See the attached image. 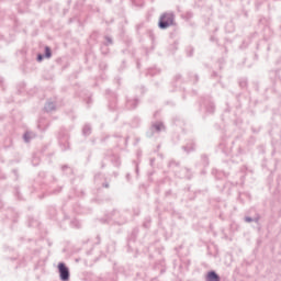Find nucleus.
Masks as SVG:
<instances>
[{"label": "nucleus", "instance_id": "nucleus-30", "mask_svg": "<svg viewBox=\"0 0 281 281\" xmlns=\"http://www.w3.org/2000/svg\"><path fill=\"white\" fill-rule=\"evenodd\" d=\"M186 54L189 58H192L194 56V47L188 46L186 49Z\"/></svg>", "mask_w": 281, "mask_h": 281}, {"label": "nucleus", "instance_id": "nucleus-35", "mask_svg": "<svg viewBox=\"0 0 281 281\" xmlns=\"http://www.w3.org/2000/svg\"><path fill=\"white\" fill-rule=\"evenodd\" d=\"M48 214H50V216L54 218V216L57 214L56 206H49Z\"/></svg>", "mask_w": 281, "mask_h": 281}, {"label": "nucleus", "instance_id": "nucleus-46", "mask_svg": "<svg viewBox=\"0 0 281 281\" xmlns=\"http://www.w3.org/2000/svg\"><path fill=\"white\" fill-rule=\"evenodd\" d=\"M211 76H212V78H218V72L213 71Z\"/></svg>", "mask_w": 281, "mask_h": 281}, {"label": "nucleus", "instance_id": "nucleus-43", "mask_svg": "<svg viewBox=\"0 0 281 281\" xmlns=\"http://www.w3.org/2000/svg\"><path fill=\"white\" fill-rule=\"evenodd\" d=\"M124 69H126V60H123L121 67L119 68L121 71H124Z\"/></svg>", "mask_w": 281, "mask_h": 281}, {"label": "nucleus", "instance_id": "nucleus-62", "mask_svg": "<svg viewBox=\"0 0 281 281\" xmlns=\"http://www.w3.org/2000/svg\"><path fill=\"white\" fill-rule=\"evenodd\" d=\"M211 41H216V38L214 36L211 37Z\"/></svg>", "mask_w": 281, "mask_h": 281}, {"label": "nucleus", "instance_id": "nucleus-16", "mask_svg": "<svg viewBox=\"0 0 281 281\" xmlns=\"http://www.w3.org/2000/svg\"><path fill=\"white\" fill-rule=\"evenodd\" d=\"M58 139H59V142L60 140L68 142L69 132L67 131V128H65V127L60 128Z\"/></svg>", "mask_w": 281, "mask_h": 281}, {"label": "nucleus", "instance_id": "nucleus-40", "mask_svg": "<svg viewBox=\"0 0 281 281\" xmlns=\"http://www.w3.org/2000/svg\"><path fill=\"white\" fill-rule=\"evenodd\" d=\"M245 223H254V217L251 216H245L244 217Z\"/></svg>", "mask_w": 281, "mask_h": 281}, {"label": "nucleus", "instance_id": "nucleus-52", "mask_svg": "<svg viewBox=\"0 0 281 281\" xmlns=\"http://www.w3.org/2000/svg\"><path fill=\"white\" fill-rule=\"evenodd\" d=\"M240 196H243V193H238V201H240V203H244L243 199H240Z\"/></svg>", "mask_w": 281, "mask_h": 281}, {"label": "nucleus", "instance_id": "nucleus-12", "mask_svg": "<svg viewBox=\"0 0 281 281\" xmlns=\"http://www.w3.org/2000/svg\"><path fill=\"white\" fill-rule=\"evenodd\" d=\"M183 82H186V80L183 79V75L176 74L171 80V87H173L175 89H179V86L183 85Z\"/></svg>", "mask_w": 281, "mask_h": 281}, {"label": "nucleus", "instance_id": "nucleus-25", "mask_svg": "<svg viewBox=\"0 0 281 281\" xmlns=\"http://www.w3.org/2000/svg\"><path fill=\"white\" fill-rule=\"evenodd\" d=\"M111 162L113 164V166H115V168H120V166H121V164H122V162L120 161V157H117V156H115V155L112 156Z\"/></svg>", "mask_w": 281, "mask_h": 281}, {"label": "nucleus", "instance_id": "nucleus-58", "mask_svg": "<svg viewBox=\"0 0 281 281\" xmlns=\"http://www.w3.org/2000/svg\"><path fill=\"white\" fill-rule=\"evenodd\" d=\"M9 260H19V258L18 257H11V258H9Z\"/></svg>", "mask_w": 281, "mask_h": 281}, {"label": "nucleus", "instance_id": "nucleus-17", "mask_svg": "<svg viewBox=\"0 0 281 281\" xmlns=\"http://www.w3.org/2000/svg\"><path fill=\"white\" fill-rule=\"evenodd\" d=\"M35 137H36V134H34V132H25L23 134V139L25 144H30L32 139H34Z\"/></svg>", "mask_w": 281, "mask_h": 281}, {"label": "nucleus", "instance_id": "nucleus-34", "mask_svg": "<svg viewBox=\"0 0 281 281\" xmlns=\"http://www.w3.org/2000/svg\"><path fill=\"white\" fill-rule=\"evenodd\" d=\"M140 122H142V119H139V116H135V117L133 119V121H132V125H133L134 127H137V126H139Z\"/></svg>", "mask_w": 281, "mask_h": 281}, {"label": "nucleus", "instance_id": "nucleus-48", "mask_svg": "<svg viewBox=\"0 0 281 281\" xmlns=\"http://www.w3.org/2000/svg\"><path fill=\"white\" fill-rule=\"evenodd\" d=\"M109 137H110L109 135L105 136V137H102V138H101V143L104 144V142H106V139H109Z\"/></svg>", "mask_w": 281, "mask_h": 281}, {"label": "nucleus", "instance_id": "nucleus-22", "mask_svg": "<svg viewBox=\"0 0 281 281\" xmlns=\"http://www.w3.org/2000/svg\"><path fill=\"white\" fill-rule=\"evenodd\" d=\"M151 223H153V218L150 216H146L143 222V227H145V229H150Z\"/></svg>", "mask_w": 281, "mask_h": 281}, {"label": "nucleus", "instance_id": "nucleus-1", "mask_svg": "<svg viewBox=\"0 0 281 281\" xmlns=\"http://www.w3.org/2000/svg\"><path fill=\"white\" fill-rule=\"evenodd\" d=\"M101 223H108V225H126L128 223V216L126 211L113 210L105 214V218L100 220Z\"/></svg>", "mask_w": 281, "mask_h": 281}, {"label": "nucleus", "instance_id": "nucleus-63", "mask_svg": "<svg viewBox=\"0 0 281 281\" xmlns=\"http://www.w3.org/2000/svg\"><path fill=\"white\" fill-rule=\"evenodd\" d=\"M114 137H122L121 135L115 134Z\"/></svg>", "mask_w": 281, "mask_h": 281}, {"label": "nucleus", "instance_id": "nucleus-10", "mask_svg": "<svg viewBox=\"0 0 281 281\" xmlns=\"http://www.w3.org/2000/svg\"><path fill=\"white\" fill-rule=\"evenodd\" d=\"M106 94L110 95L108 104L109 111H117V94L111 92V90H106Z\"/></svg>", "mask_w": 281, "mask_h": 281}, {"label": "nucleus", "instance_id": "nucleus-5", "mask_svg": "<svg viewBox=\"0 0 281 281\" xmlns=\"http://www.w3.org/2000/svg\"><path fill=\"white\" fill-rule=\"evenodd\" d=\"M180 162H178L177 160H170L168 164V167L171 168V170H176V177H178V179H192V171L188 168H181L180 171L177 170V168H179Z\"/></svg>", "mask_w": 281, "mask_h": 281}, {"label": "nucleus", "instance_id": "nucleus-14", "mask_svg": "<svg viewBox=\"0 0 281 281\" xmlns=\"http://www.w3.org/2000/svg\"><path fill=\"white\" fill-rule=\"evenodd\" d=\"M205 281H221V276L215 270H210L205 276Z\"/></svg>", "mask_w": 281, "mask_h": 281}, {"label": "nucleus", "instance_id": "nucleus-53", "mask_svg": "<svg viewBox=\"0 0 281 281\" xmlns=\"http://www.w3.org/2000/svg\"><path fill=\"white\" fill-rule=\"evenodd\" d=\"M198 191L194 192V195L193 196H190V201H194V198H195V194H196Z\"/></svg>", "mask_w": 281, "mask_h": 281}, {"label": "nucleus", "instance_id": "nucleus-36", "mask_svg": "<svg viewBox=\"0 0 281 281\" xmlns=\"http://www.w3.org/2000/svg\"><path fill=\"white\" fill-rule=\"evenodd\" d=\"M15 196L19 199V201H23V198L21 196V189L19 187L14 188Z\"/></svg>", "mask_w": 281, "mask_h": 281}, {"label": "nucleus", "instance_id": "nucleus-60", "mask_svg": "<svg viewBox=\"0 0 281 281\" xmlns=\"http://www.w3.org/2000/svg\"><path fill=\"white\" fill-rule=\"evenodd\" d=\"M160 273H166V269H161V270H160Z\"/></svg>", "mask_w": 281, "mask_h": 281}, {"label": "nucleus", "instance_id": "nucleus-13", "mask_svg": "<svg viewBox=\"0 0 281 281\" xmlns=\"http://www.w3.org/2000/svg\"><path fill=\"white\" fill-rule=\"evenodd\" d=\"M182 150L189 155V153H194L196 150V143L194 140H189L187 145L182 146Z\"/></svg>", "mask_w": 281, "mask_h": 281}, {"label": "nucleus", "instance_id": "nucleus-56", "mask_svg": "<svg viewBox=\"0 0 281 281\" xmlns=\"http://www.w3.org/2000/svg\"><path fill=\"white\" fill-rule=\"evenodd\" d=\"M140 65H142V64L139 63V60H137V61H136L137 69H139Z\"/></svg>", "mask_w": 281, "mask_h": 281}, {"label": "nucleus", "instance_id": "nucleus-4", "mask_svg": "<svg viewBox=\"0 0 281 281\" xmlns=\"http://www.w3.org/2000/svg\"><path fill=\"white\" fill-rule=\"evenodd\" d=\"M177 25L175 22V12H164L160 14L158 20V27L159 30H168V27H172Z\"/></svg>", "mask_w": 281, "mask_h": 281}, {"label": "nucleus", "instance_id": "nucleus-55", "mask_svg": "<svg viewBox=\"0 0 281 281\" xmlns=\"http://www.w3.org/2000/svg\"><path fill=\"white\" fill-rule=\"evenodd\" d=\"M101 168H106V165L104 164V161L101 162Z\"/></svg>", "mask_w": 281, "mask_h": 281}, {"label": "nucleus", "instance_id": "nucleus-50", "mask_svg": "<svg viewBox=\"0 0 281 281\" xmlns=\"http://www.w3.org/2000/svg\"><path fill=\"white\" fill-rule=\"evenodd\" d=\"M140 93H146V87L144 86L140 87Z\"/></svg>", "mask_w": 281, "mask_h": 281}, {"label": "nucleus", "instance_id": "nucleus-15", "mask_svg": "<svg viewBox=\"0 0 281 281\" xmlns=\"http://www.w3.org/2000/svg\"><path fill=\"white\" fill-rule=\"evenodd\" d=\"M45 113H52V111H56V102L53 101H46L44 105Z\"/></svg>", "mask_w": 281, "mask_h": 281}, {"label": "nucleus", "instance_id": "nucleus-3", "mask_svg": "<svg viewBox=\"0 0 281 281\" xmlns=\"http://www.w3.org/2000/svg\"><path fill=\"white\" fill-rule=\"evenodd\" d=\"M245 170H247V168L244 167L237 173V176L239 177V181H227V182L223 183L222 186L217 184V189L220 190V192H225V190H226L227 194H232V188H234L236 186H240L243 188L245 186Z\"/></svg>", "mask_w": 281, "mask_h": 281}, {"label": "nucleus", "instance_id": "nucleus-7", "mask_svg": "<svg viewBox=\"0 0 281 281\" xmlns=\"http://www.w3.org/2000/svg\"><path fill=\"white\" fill-rule=\"evenodd\" d=\"M57 270L59 273V280L60 281H69L71 278V272L69 271V267H67V263L65 262H59L57 265Z\"/></svg>", "mask_w": 281, "mask_h": 281}, {"label": "nucleus", "instance_id": "nucleus-31", "mask_svg": "<svg viewBox=\"0 0 281 281\" xmlns=\"http://www.w3.org/2000/svg\"><path fill=\"white\" fill-rule=\"evenodd\" d=\"M104 41L105 42L102 43L103 45H106V46L113 45V37L105 35Z\"/></svg>", "mask_w": 281, "mask_h": 281}, {"label": "nucleus", "instance_id": "nucleus-64", "mask_svg": "<svg viewBox=\"0 0 281 281\" xmlns=\"http://www.w3.org/2000/svg\"><path fill=\"white\" fill-rule=\"evenodd\" d=\"M226 111L229 113V111H232V110L228 108V109H226Z\"/></svg>", "mask_w": 281, "mask_h": 281}, {"label": "nucleus", "instance_id": "nucleus-23", "mask_svg": "<svg viewBox=\"0 0 281 281\" xmlns=\"http://www.w3.org/2000/svg\"><path fill=\"white\" fill-rule=\"evenodd\" d=\"M220 148L224 155L229 156L232 154V149L225 146V143L220 144Z\"/></svg>", "mask_w": 281, "mask_h": 281}, {"label": "nucleus", "instance_id": "nucleus-32", "mask_svg": "<svg viewBox=\"0 0 281 281\" xmlns=\"http://www.w3.org/2000/svg\"><path fill=\"white\" fill-rule=\"evenodd\" d=\"M70 225H71V227H75L76 229H80V227H81L80 221H78V220H72L70 222Z\"/></svg>", "mask_w": 281, "mask_h": 281}, {"label": "nucleus", "instance_id": "nucleus-9", "mask_svg": "<svg viewBox=\"0 0 281 281\" xmlns=\"http://www.w3.org/2000/svg\"><path fill=\"white\" fill-rule=\"evenodd\" d=\"M94 181H95V183H98V186H101V188H105V189L111 188V184H110L109 180L106 179V176L102 172H98L94 176Z\"/></svg>", "mask_w": 281, "mask_h": 281}, {"label": "nucleus", "instance_id": "nucleus-21", "mask_svg": "<svg viewBox=\"0 0 281 281\" xmlns=\"http://www.w3.org/2000/svg\"><path fill=\"white\" fill-rule=\"evenodd\" d=\"M158 74H161V70L159 68H149L146 72V76H158Z\"/></svg>", "mask_w": 281, "mask_h": 281}, {"label": "nucleus", "instance_id": "nucleus-61", "mask_svg": "<svg viewBox=\"0 0 281 281\" xmlns=\"http://www.w3.org/2000/svg\"><path fill=\"white\" fill-rule=\"evenodd\" d=\"M135 215H136V216H139V211H136V212H135Z\"/></svg>", "mask_w": 281, "mask_h": 281}, {"label": "nucleus", "instance_id": "nucleus-8", "mask_svg": "<svg viewBox=\"0 0 281 281\" xmlns=\"http://www.w3.org/2000/svg\"><path fill=\"white\" fill-rule=\"evenodd\" d=\"M161 131H166V125L164 122H155L151 124L149 131L146 133V137H154L155 133H161Z\"/></svg>", "mask_w": 281, "mask_h": 281}, {"label": "nucleus", "instance_id": "nucleus-38", "mask_svg": "<svg viewBox=\"0 0 281 281\" xmlns=\"http://www.w3.org/2000/svg\"><path fill=\"white\" fill-rule=\"evenodd\" d=\"M252 223H256L258 225V223H260V214H256L255 217H252Z\"/></svg>", "mask_w": 281, "mask_h": 281}, {"label": "nucleus", "instance_id": "nucleus-24", "mask_svg": "<svg viewBox=\"0 0 281 281\" xmlns=\"http://www.w3.org/2000/svg\"><path fill=\"white\" fill-rule=\"evenodd\" d=\"M59 145L61 150H69L70 145H69V140H59Z\"/></svg>", "mask_w": 281, "mask_h": 281}, {"label": "nucleus", "instance_id": "nucleus-20", "mask_svg": "<svg viewBox=\"0 0 281 281\" xmlns=\"http://www.w3.org/2000/svg\"><path fill=\"white\" fill-rule=\"evenodd\" d=\"M211 173L213 175V177H215V179H221V177H227V173L218 171V169H212Z\"/></svg>", "mask_w": 281, "mask_h": 281}, {"label": "nucleus", "instance_id": "nucleus-11", "mask_svg": "<svg viewBox=\"0 0 281 281\" xmlns=\"http://www.w3.org/2000/svg\"><path fill=\"white\" fill-rule=\"evenodd\" d=\"M138 105H139V98L126 97L125 108L127 109V111H134V109H137Z\"/></svg>", "mask_w": 281, "mask_h": 281}, {"label": "nucleus", "instance_id": "nucleus-39", "mask_svg": "<svg viewBox=\"0 0 281 281\" xmlns=\"http://www.w3.org/2000/svg\"><path fill=\"white\" fill-rule=\"evenodd\" d=\"M44 58H45L44 55L41 54V53H38V54H37V57H36V60H37V63H43V59H44Z\"/></svg>", "mask_w": 281, "mask_h": 281}, {"label": "nucleus", "instance_id": "nucleus-28", "mask_svg": "<svg viewBox=\"0 0 281 281\" xmlns=\"http://www.w3.org/2000/svg\"><path fill=\"white\" fill-rule=\"evenodd\" d=\"M61 170L65 172V175H71L74 172V170L71 169V167H69V165L61 166Z\"/></svg>", "mask_w": 281, "mask_h": 281}, {"label": "nucleus", "instance_id": "nucleus-27", "mask_svg": "<svg viewBox=\"0 0 281 281\" xmlns=\"http://www.w3.org/2000/svg\"><path fill=\"white\" fill-rule=\"evenodd\" d=\"M43 55L47 59L52 58V48L49 46H45Z\"/></svg>", "mask_w": 281, "mask_h": 281}, {"label": "nucleus", "instance_id": "nucleus-54", "mask_svg": "<svg viewBox=\"0 0 281 281\" xmlns=\"http://www.w3.org/2000/svg\"><path fill=\"white\" fill-rule=\"evenodd\" d=\"M126 180H127V181H131V173H127V175H126Z\"/></svg>", "mask_w": 281, "mask_h": 281}, {"label": "nucleus", "instance_id": "nucleus-2", "mask_svg": "<svg viewBox=\"0 0 281 281\" xmlns=\"http://www.w3.org/2000/svg\"><path fill=\"white\" fill-rule=\"evenodd\" d=\"M199 111L202 113L203 120H205L207 115H214V113H216V103H214L211 95L201 99Z\"/></svg>", "mask_w": 281, "mask_h": 281}, {"label": "nucleus", "instance_id": "nucleus-6", "mask_svg": "<svg viewBox=\"0 0 281 281\" xmlns=\"http://www.w3.org/2000/svg\"><path fill=\"white\" fill-rule=\"evenodd\" d=\"M137 236H139V227H134L127 236V251L128 254L135 250V243H137Z\"/></svg>", "mask_w": 281, "mask_h": 281}, {"label": "nucleus", "instance_id": "nucleus-59", "mask_svg": "<svg viewBox=\"0 0 281 281\" xmlns=\"http://www.w3.org/2000/svg\"><path fill=\"white\" fill-rule=\"evenodd\" d=\"M243 153H245V150H243V148L239 147V154L243 155Z\"/></svg>", "mask_w": 281, "mask_h": 281}, {"label": "nucleus", "instance_id": "nucleus-42", "mask_svg": "<svg viewBox=\"0 0 281 281\" xmlns=\"http://www.w3.org/2000/svg\"><path fill=\"white\" fill-rule=\"evenodd\" d=\"M100 69H106L109 67V65H106V63L101 61L99 65Z\"/></svg>", "mask_w": 281, "mask_h": 281}, {"label": "nucleus", "instance_id": "nucleus-57", "mask_svg": "<svg viewBox=\"0 0 281 281\" xmlns=\"http://www.w3.org/2000/svg\"><path fill=\"white\" fill-rule=\"evenodd\" d=\"M136 175H139V166L136 165Z\"/></svg>", "mask_w": 281, "mask_h": 281}, {"label": "nucleus", "instance_id": "nucleus-51", "mask_svg": "<svg viewBox=\"0 0 281 281\" xmlns=\"http://www.w3.org/2000/svg\"><path fill=\"white\" fill-rule=\"evenodd\" d=\"M100 243H101L100 235H97V245H100Z\"/></svg>", "mask_w": 281, "mask_h": 281}, {"label": "nucleus", "instance_id": "nucleus-26", "mask_svg": "<svg viewBox=\"0 0 281 281\" xmlns=\"http://www.w3.org/2000/svg\"><path fill=\"white\" fill-rule=\"evenodd\" d=\"M101 54L103 56H108V54H110L111 49L109 48V46H106L105 44H101Z\"/></svg>", "mask_w": 281, "mask_h": 281}, {"label": "nucleus", "instance_id": "nucleus-29", "mask_svg": "<svg viewBox=\"0 0 281 281\" xmlns=\"http://www.w3.org/2000/svg\"><path fill=\"white\" fill-rule=\"evenodd\" d=\"M201 161H202L203 166H210V157L207 155L203 154L201 156Z\"/></svg>", "mask_w": 281, "mask_h": 281}, {"label": "nucleus", "instance_id": "nucleus-19", "mask_svg": "<svg viewBox=\"0 0 281 281\" xmlns=\"http://www.w3.org/2000/svg\"><path fill=\"white\" fill-rule=\"evenodd\" d=\"M188 78L193 85H196L199 82V75L194 74L193 71L188 72Z\"/></svg>", "mask_w": 281, "mask_h": 281}, {"label": "nucleus", "instance_id": "nucleus-49", "mask_svg": "<svg viewBox=\"0 0 281 281\" xmlns=\"http://www.w3.org/2000/svg\"><path fill=\"white\" fill-rule=\"evenodd\" d=\"M63 191V188H58L57 190L54 191V194H58Z\"/></svg>", "mask_w": 281, "mask_h": 281}, {"label": "nucleus", "instance_id": "nucleus-44", "mask_svg": "<svg viewBox=\"0 0 281 281\" xmlns=\"http://www.w3.org/2000/svg\"><path fill=\"white\" fill-rule=\"evenodd\" d=\"M12 172H13V175L15 176V178L19 179V170L13 169Z\"/></svg>", "mask_w": 281, "mask_h": 281}, {"label": "nucleus", "instance_id": "nucleus-18", "mask_svg": "<svg viewBox=\"0 0 281 281\" xmlns=\"http://www.w3.org/2000/svg\"><path fill=\"white\" fill-rule=\"evenodd\" d=\"M83 137H89V135H91L92 133V127H91V124L89 123H86L82 127V131H81Z\"/></svg>", "mask_w": 281, "mask_h": 281}, {"label": "nucleus", "instance_id": "nucleus-37", "mask_svg": "<svg viewBox=\"0 0 281 281\" xmlns=\"http://www.w3.org/2000/svg\"><path fill=\"white\" fill-rule=\"evenodd\" d=\"M99 36L100 33L98 31H94L91 33L90 38H92V41H98Z\"/></svg>", "mask_w": 281, "mask_h": 281}, {"label": "nucleus", "instance_id": "nucleus-41", "mask_svg": "<svg viewBox=\"0 0 281 281\" xmlns=\"http://www.w3.org/2000/svg\"><path fill=\"white\" fill-rule=\"evenodd\" d=\"M19 267H25V259L20 260L15 269H19Z\"/></svg>", "mask_w": 281, "mask_h": 281}, {"label": "nucleus", "instance_id": "nucleus-47", "mask_svg": "<svg viewBox=\"0 0 281 281\" xmlns=\"http://www.w3.org/2000/svg\"><path fill=\"white\" fill-rule=\"evenodd\" d=\"M170 194H172V190L166 191L165 196H170Z\"/></svg>", "mask_w": 281, "mask_h": 281}, {"label": "nucleus", "instance_id": "nucleus-45", "mask_svg": "<svg viewBox=\"0 0 281 281\" xmlns=\"http://www.w3.org/2000/svg\"><path fill=\"white\" fill-rule=\"evenodd\" d=\"M142 27H144V24H137L136 25V32H139V30H142Z\"/></svg>", "mask_w": 281, "mask_h": 281}, {"label": "nucleus", "instance_id": "nucleus-33", "mask_svg": "<svg viewBox=\"0 0 281 281\" xmlns=\"http://www.w3.org/2000/svg\"><path fill=\"white\" fill-rule=\"evenodd\" d=\"M247 85H248V81H247L246 78L239 79V87H240L241 89H247Z\"/></svg>", "mask_w": 281, "mask_h": 281}]
</instances>
